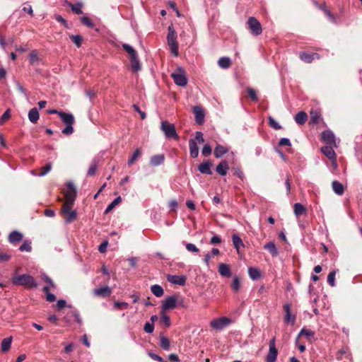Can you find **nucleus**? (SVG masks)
Here are the masks:
<instances>
[{
	"label": "nucleus",
	"instance_id": "f257e3e1",
	"mask_svg": "<svg viewBox=\"0 0 362 362\" xmlns=\"http://www.w3.org/2000/svg\"><path fill=\"white\" fill-rule=\"evenodd\" d=\"M168 31L167 42L170 52L175 57H177L179 55V45L177 41V35L173 25L168 26Z\"/></svg>",
	"mask_w": 362,
	"mask_h": 362
},
{
	"label": "nucleus",
	"instance_id": "f03ea898",
	"mask_svg": "<svg viewBox=\"0 0 362 362\" xmlns=\"http://www.w3.org/2000/svg\"><path fill=\"white\" fill-rule=\"evenodd\" d=\"M11 282L13 285L24 286L30 288H35L37 287V284L35 280L29 274H22L13 276Z\"/></svg>",
	"mask_w": 362,
	"mask_h": 362
},
{
	"label": "nucleus",
	"instance_id": "7ed1b4c3",
	"mask_svg": "<svg viewBox=\"0 0 362 362\" xmlns=\"http://www.w3.org/2000/svg\"><path fill=\"white\" fill-rule=\"evenodd\" d=\"M62 192L65 199L64 204H74L77 195L76 187L74 183L71 181L67 182L62 189Z\"/></svg>",
	"mask_w": 362,
	"mask_h": 362
},
{
	"label": "nucleus",
	"instance_id": "20e7f679",
	"mask_svg": "<svg viewBox=\"0 0 362 362\" xmlns=\"http://www.w3.org/2000/svg\"><path fill=\"white\" fill-rule=\"evenodd\" d=\"M59 117L66 127L62 129V132L65 135H71L74 132L73 124H74V117L72 114L64 112H59Z\"/></svg>",
	"mask_w": 362,
	"mask_h": 362
},
{
	"label": "nucleus",
	"instance_id": "39448f33",
	"mask_svg": "<svg viewBox=\"0 0 362 362\" xmlns=\"http://www.w3.org/2000/svg\"><path fill=\"white\" fill-rule=\"evenodd\" d=\"M160 129L163 132L166 138L175 140L179 139V136L176 132L175 127L173 124L167 121H163L161 122Z\"/></svg>",
	"mask_w": 362,
	"mask_h": 362
},
{
	"label": "nucleus",
	"instance_id": "423d86ee",
	"mask_svg": "<svg viewBox=\"0 0 362 362\" xmlns=\"http://www.w3.org/2000/svg\"><path fill=\"white\" fill-rule=\"evenodd\" d=\"M171 77L175 83L179 86H185L187 84V78L186 77L185 70L178 67L175 72L171 74Z\"/></svg>",
	"mask_w": 362,
	"mask_h": 362
},
{
	"label": "nucleus",
	"instance_id": "0eeeda50",
	"mask_svg": "<svg viewBox=\"0 0 362 362\" xmlns=\"http://www.w3.org/2000/svg\"><path fill=\"white\" fill-rule=\"evenodd\" d=\"M71 206L72 205H62L61 213L66 223L72 222L76 218V211Z\"/></svg>",
	"mask_w": 362,
	"mask_h": 362
},
{
	"label": "nucleus",
	"instance_id": "6e6552de",
	"mask_svg": "<svg viewBox=\"0 0 362 362\" xmlns=\"http://www.w3.org/2000/svg\"><path fill=\"white\" fill-rule=\"evenodd\" d=\"M247 23L248 25V28L254 35L257 36L262 33V25L256 18L250 17L247 20Z\"/></svg>",
	"mask_w": 362,
	"mask_h": 362
},
{
	"label": "nucleus",
	"instance_id": "1a4fd4ad",
	"mask_svg": "<svg viewBox=\"0 0 362 362\" xmlns=\"http://www.w3.org/2000/svg\"><path fill=\"white\" fill-rule=\"evenodd\" d=\"M231 322V320L226 317H221L211 321V327L216 330H221Z\"/></svg>",
	"mask_w": 362,
	"mask_h": 362
},
{
	"label": "nucleus",
	"instance_id": "9d476101",
	"mask_svg": "<svg viewBox=\"0 0 362 362\" xmlns=\"http://www.w3.org/2000/svg\"><path fill=\"white\" fill-rule=\"evenodd\" d=\"M334 147V146H333L326 145L325 146H322L321 148V151L328 159L332 161V165L337 168V156L333 149Z\"/></svg>",
	"mask_w": 362,
	"mask_h": 362
},
{
	"label": "nucleus",
	"instance_id": "9b49d317",
	"mask_svg": "<svg viewBox=\"0 0 362 362\" xmlns=\"http://www.w3.org/2000/svg\"><path fill=\"white\" fill-rule=\"evenodd\" d=\"M275 337L269 341V352L266 356V362H276L278 351L275 346Z\"/></svg>",
	"mask_w": 362,
	"mask_h": 362
},
{
	"label": "nucleus",
	"instance_id": "f8f14e48",
	"mask_svg": "<svg viewBox=\"0 0 362 362\" xmlns=\"http://www.w3.org/2000/svg\"><path fill=\"white\" fill-rule=\"evenodd\" d=\"M322 141L325 142L327 145L333 146L336 148L337 147L335 136L334 133L330 130H325L324 132H322Z\"/></svg>",
	"mask_w": 362,
	"mask_h": 362
},
{
	"label": "nucleus",
	"instance_id": "ddd939ff",
	"mask_svg": "<svg viewBox=\"0 0 362 362\" xmlns=\"http://www.w3.org/2000/svg\"><path fill=\"white\" fill-rule=\"evenodd\" d=\"M177 297L175 296H168L161 305L163 312L168 310H173L176 308Z\"/></svg>",
	"mask_w": 362,
	"mask_h": 362
},
{
	"label": "nucleus",
	"instance_id": "4468645a",
	"mask_svg": "<svg viewBox=\"0 0 362 362\" xmlns=\"http://www.w3.org/2000/svg\"><path fill=\"white\" fill-rule=\"evenodd\" d=\"M166 279L169 283L178 286H185L187 281V278L184 275L168 274Z\"/></svg>",
	"mask_w": 362,
	"mask_h": 362
},
{
	"label": "nucleus",
	"instance_id": "2eb2a0df",
	"mask_svg": "<svg viewBox=\"0 0 362 362\" xmlns=\"http://www.w3.org/2000/svg\"><path fill=\"white\" fill-rule=\"evenodd\" d=\"M299 58L305 63L310 64L315 59H319L320 56L316 52H301Z\"/></svg>",
	"mask_w": 362,
	"mask_h": 362
},
{
	"label": "nucleus",
	"instance_id": "dca6fc26",
	"mask_svg": "<svg viewBox=\"0 0 362 362\" xmlns=\"http://www.w3.org/2000/svg\"><path fill=\"white\" fill-rule=\"evenodd\" d=\"M284 310L285 312V323H291V325H293L296 322V316L291 313V305L288 303H286L284 305Z\"/></svg>",
	"mask_w": 362,
	"mask_h": 362
},
{
	"label": "nucleus",
	"instance_id": "f3484780",
	"mask_svg": "<svg viewBox=\"0 0 362 362\" xmlns=\"http://www.w3.org/2000/svg\"><path fill=\"white\" fill-rule=\"evenodd\" d=\"M193 113L194 114L196 122L199 124H202L204 121L203 108L200 106H195L193 108Z\"/></svg>",
	"mask_w": 362,
	"mask_h": 362
},
{
	"label": "nucleus",
	"instance_id": "a211bd4d",
	"mask_svg": "<svg viewBox=\"0 0 362 362\" xmlns=\"http://www.w3.org/2000/svg\"><path fill=\"white\" fill-rule=\"evenodd\" d=\"M310 124H317L321 120V112L317 109H312L310 111Z\"/></svg>",
	"mask_w": 362,
	"mask_h": 362
},
{
	"label": "nucleus",
	"instance_id": "6ab92c4d",
	"mask_svg": "<svg viewBox=\"0 0 362 362\" xmlns=\"http://www.w3.org/2000/svg\"><path fill=\"white\" fill-rule=\"evenodd\" d=\"M23 238V234L18 230H13L8 237V242L12 244H16L17 243L22 240Z\"/></svg>",
	"mask_w": 362,
	"mask_h": 362
},
{
	"label": "nucleus",
	"instance_id": "aec40b11",
	"mask_svg": "<svg viewBox=\"0 0 362 362\" xmlns=\"http://www.w3.org/2000/svg\"><path fill=\"white\" fill-rule=\"evenodd\" d=\"M293 211L295 214V216L298 219L301 216H307L308 215V210L305 207V205H293Z\"/></svg>",
	"mask_w": 362,
	"mask_h": 362
},
{
	"label": "nucleus",
	"instance_id": "412c9836",
	"mask_svg": "<svg viewBox=\"0 0 362 362\" xmlns=\"http://www.w3.org/2000/svg\"><path fill=\"white\" fill-rule=\"evenodd\" d=\"M229 169L228 162L226 160H222L216 168V171L220 175L224 176L227 174Z\"/></svg>",
	"mask_w": 362,
	"mask_h": 362
},
{
	"label": "nucleus",
	"instance_id": "4be33fe9",
	"mask_svg": "<svg viewBox=\"0 0 362 362\" xmlns=\"http://www.w3.org/2000/svg\"><path fill=\"white\" fill-rule=\"evenodd\" d=\"M93 293L98 296H109L112 293V289L105 286L94 289Z\"/></svg>",
	"mask_w": 362,
	"mask_h": 362
},
{
	"label": "nucleus",
	"instance_id": "5701e85b",
	"mask_svg": "<svg viewBox=\"0 0 362 362\" xmlns=\"http://www.w3.org/2000/svg\"><path fill=\"white\" fill-rule=\"evenodd\" d=\"M229 148L226 146H222L221 144H217L214 148V156L217 158H221L224 154L228 153Z\"/></svg>",
	"mask_w": 362,
	"mask_h": 362
},
{
	"label": "nucleus",
	"instance_id": "b1692460",
	"mask_svg": "<svg viewBox=\"0 0 362 362\" xmlns=\"http://www.w3.org/2000/svg\"><path fill=\"white\" fill-rule=\"evenodd\" d=\"M211 165H212L211 163H210L209 161H206V162L201 163L199 165L198 169H199V172L202 174L211 175L212 174V171L211 170Z\"/></svg>",
	"mask_w": 362,
	"mask_h": 362
},
{
	"label": "nucleus",
	"instance_id": "393cba45",
	"mask_svg": "<svg viewBox=\"0 0 362 362\" xmlns=\"http://www.w3.org/2000/svg\"><path fill=\"white\" fill-rule=\"evenodd\" d=\"M189 147L191 157L193 158H197L199 155V148L196 141L193 139H190L189 141Z\"/></svg>",
	"mask_w": 362,
	"mask_h": 362
},
{
	"label": "nucleus",
	"instance_id": "a878e982",
	"mask_svg": "<svg viewBox=\"0 0 362 362\" xmlns=\"http://www.w3.org/2000/svg\"><path fill=\"white\" fill-rule=\"evenodd\" d=\"M160 346L165 351H168L170 347V341L163 333L159 334Z\"/></svg>",
	"mask_w": 362,
	"mask_h": 362
},
{
	"label": "nucleus",
	"instance_id": "bb28decb",
	"mask_svg": "<svg viewBox=\"0 0 362 362\" xmlns=\"http://www.w3.org/2000/svg\"><path fill=\"white\" fill-rule=\"evenodd\" d=\"M218 272L221 276L226 277H230L232 275L229 266L224 263H221L219 264Z\"/></svg>",
	"mask_w": 362,
	"mask_h": 362
},
{
	"label": "nucleus",
	"instance_id": "cd10ccee",
	"mask_svg": "<svg viewBox=\"0 0 362 362\" xmlns=\"http://www.w3.org/2000/svg\"><path fill=\"white\" fill-rule=\"evenodd\" d=\"M13 337L11 336L4 338L1 343V349L2 352L6 353L11 349Z\"/></svg>",
	"mask_w": 362,
	"mask_h": 362
},
{
	"label": "nucleus",
	"instance_id": "c85d7f7f",
	"mask_svg": "<svg viewBox=\"0 0 362 362\" xmlns=\"http://www.w3.org/2000/svg\"><path fill=\"white\" fill-rule=\"evenodd\" d=\"M39 112L36 107H33L28 112V119L30 122L33 124L37 123L39 119Z\"/></svg>",
	"mask_w": 362,
	"mask_h": 362
},
{
	"label": "nucleus",
	"instance_id": "c756f323",
	"mask_svg": "<svg viewBox=\"0 0 362 362\" xmlns=\"http://www.w3.org/2000/svg\"><path fill=\"white\" fill-rule=\"evenodd\" d=\"M232 240L234 247L236 249L237 252L239 253L240 248L244 247V243L240 238V237L238 234H233L232 235Z\"/></svg>",
	"mask_w": 362,
	"mask_h": 362
},
{
	"label": "nucleus",
	"instance_id": "7c9ffc66",
	"mask_svg": "<svg viewBox=\"0 0 362 362\" xmlns=\"http://www.w3.org/2000/svg\"><path fill=\"white\" fill-rule=\"evenodd\" d=\"M308 119V115L306 112L300 111L298 112L295 116V121L300 125H303Z\"/></svg>",
	"mask_w": 362,
	"mask_h": 362
},
{
	"label": "nucleus",
	"instance_id": "2f4dec72",
	"mask_svg": "<svg viewBox=\"0 0 362 362\" xmlns=\"http://www.w3.org/2000/svg\"><path fill=\"white\" fill-rule=\"evenodd\" d=\"M248 274L250 279L253 281L257 280L261 277V272L259 269L256 267H249Z\"/></svg>",
	"mask_w": 362,
	"mask_h": 362
},
{
	"label": "nucleus",
	"instance_id": "473e14b6",
	"mask_svg": "<svg viewBox=\"0 0 362 362\" xmlns=\"http://www.w3.org/2000/svg\"><path fill=\"white\" fill-rule=\"evenodd\" d=\"M264 248L265 250H267L273 257H275L278 255V250L276 247L275 243L272 241L267 243L264 245Z\"/></svg>",
	"mask_w": 362,
	"mask_h": 362
},
{
	"label": "nucleus",
	"instance_id": "72a5a7b5",
	"mask_svg": "<svg viewBox=\"0 0 362 362\" xmlns=\"http://www.w3.org/2000/svg\"><path fill=\"white\" fill-rule=\"evenodd\" d=\"M98 164H99V159L98 158H94L91 163H90V165L88 168V170L87 172V175L88 176H93L95 175V173H96V170H97V168H98Z\"/></svg>",
	"mask_w": 362,
	"mask_h": 362
},
{
	"label": "nucleus",
	"instance_id": "f704fd0d",
	"mask_svg": "<svg viewBox=\"0 0 362 362\" xmlns=\"http://www.w3.org/2000/svg\"><path fill=\"white\" fill-rule=\"evenodd\" d=\"M164 155H155L151 157L150 162L152 165L157 166L161 165L164 162Z\"/></svg>",
	"mask_w": 362,
	"mask_h": 362
},
{
	"label": "nucleus",
	"instance_id": "c9c22d12",
	"mask_svg": "<svg viewBox=\"0 0 362 362\" xmlns=\"http://www.w3.org/2000/svg\"><path fill=\"white\" fill-rule=\"evenodd\" d=\"M66 4L70 6V8H71V11L76 13V14H81L83 13V11H82V4L80 3V2H78L75 4L71 3V2H68L66 1Z\"/></svg>",
	"mask_w": 362,
	"mask_h": 362
},
{
	"label": "nucleus",
	"instance_id": "e433bc0d",
	"mask_svg": "<svg viewBox=\"0 0 362 362\" xmlns=\"http://www.w3.org/2000/svg\"><path fill=\"white\" fill-rule=\"evenodd\" d=\"M151 291L156 297H161L164 293L163 288L160 285L158 284L153 285L151 287Z\"/></svg>",
	"mask_w": 362,
	"mask_h": 362
},
{
	"label": "nucleus",
	"instance_id": "4c0bfd02",
	"mask_svg": "<svg viewBox=\"0 0 362 362\" xmlns=\"http://www.w3.org/2000/svg\"><path fill=\"white\" fill-rule=\"evenodd\" d=\"M218 64L223 69H228L231 65V60L228 57H221L218 59Z\"/></svg>",
	"mask_w": 362,
	"mask_h": 362
},
{
	"label": "nucleus",
	"instance_id": "58836bf2",
	"mask_svg": "<svg viewBox=\"0 0 362 362\" xmlns=\"http://www.w3.org/2000/svg\"><path fill=\"white\" fill-rule=\"evenodd\" d=\"M332 185V189L336 194L341 195L344 193V187L339 182L333 181Z\"/></svg>",
	"mask_w": 362,
	"mask_h": 362
},
{
	"label": "nucleus",
	"instance_id": "ea45409f",
	"mask_svg": "<svg viewBox=\"0 0 362 362\" xmlns=\"http://www.w3.org/2000/svg\"><path fill=\"white\" fill-rule=\"evenodd\" d=\"M21 252H30L32 250L31 241L30 240H25L23 244L19 247Z\"/></svg>",
	"mask_w": 362,
	"mask_h": 362
},
{
	"label": "nucleus",
	"instance_id": "a19ab883",
	"mask_svg": "<svg viewBox=\"0 0 362 362\" xmlns=\"http://www.w3.org/2000/svg\"><path fill=\"white\" fill-rule=\"evenodd\" d=\"M122 47L125 50V52H127L129 54V59L137 57V53L136 50L129 45L123 44Z\"/></svg>",
	"mask_w": 362,
	"mask_h": 362
},
{
	"label": "nucleus",
	"instance_id": "79ce46f5",
	"mask_svg": "<svg viewBox=\"0 0 362 362\" xmlns=\"http://www.w3.org/2000/svg\"><path fill=\"white\" fill-rule=\"evenodd\" d=\"M122 47L125 50V52H127L129 54V59L137 57V53L136 50L129 45L123 44Z\"/></svg>",
	"mask_w": 362,
	"mask_h": 362
},
{
	"label": "nucleus",
	"instance_id": "37998d69",
	"mask_svg": "<svg viewBox=\"0 0 362 362\" xmlns=\"http://www.w3.org/2000/svg\"><path fill=\"white\" fill-rule=\"evenodd\" d=\"M132 69L134 72H137L141 69V66L139 61L138 59V56L134 58L130 59Z\"/></svg>",
	"mask_w": 362,
	"mask_h": 362
},
{
	"label": "nucleus",
	"instance_id": "c03bdc74",
	"mask_svg": "<svg viewBox=\"0 0 362 362\" xmlns=\"http://www.w3.org/2000/svg\"><path fill=\"white\" fill-rule=\"evenodd\" d=\"M141 155V148H136L134 152L133 153L132 157L128 160V165H132L135 160H136Z\"/></svg>",
	"mask_w": 362,
	"mask_h": 362
},
{
	"label": "nucleus",
	"instance_id": "a18cd8bd",
	"mask_svg": "<svg viewBox=\"0 0 362 362\" xmlns=\"http://www.w3.org/2000/svg\"><path fill=\"white\" fill-rule=\"evenodd\" d=\"M43 291L46 295V300L48 302H54L56 300V296L54 294L49 292V288L48 286L43 287Z\"/></svg>",
	"mask_w": 362,
	"mask_h": 362
},
{
	"label": "nucleus",
	"instance_id": "49530a36",
	"mask_svg": "<svg viewBox=\"0 0 362 362\" xmlns=\"http://www.w3.org/2000/svg\"><path fill=\"white\" fill-rule=\"evenodd\" d=\"M80 21L81 23L88 28H93L95 26L94 23L92 20L88 16H82L80 18Z\"/></svg>",
	"mask_w": 362,
	"mask_h": 362
},
{
	"label": "nucleus",
	"instance_id": "de8ad7c7",
	"mask_svg": "<svg viewBox=\"0 0 362 362\" xmlns=\"http://www.w3.org/2000/svg\"><path fill=\"white\" fill-rule=\"evenodd\" d=\"M69 37H70L71 41L73 42V43H74V45L78 48H79L81 46L83 38L80 35H71Z\"/></svg>",
	"mask_w": 362,
	"mask_h": 362
},
{
	"label": "nucleus",
	"instance_id": "09e8293b",
	"mask_svg": "<svg viewBox=\"0 0 362 362\" xmlns=\"http://www.w3.org/2000/svg\"><path fill=\"white\" fill-rule=\"evenodd\" d=\"M247 93L248 96L252 101L257 102L259 100L257 92L254 88L251 87L247 88Z\"/></svg>",
	"mask_w": 362,
	"mask_h": 362
},
{
	"label": "nucleus",
	"instance_id": "8fccbe9b",
	"mask_svg": "<svg viewBox=\"0 0 362 362\" xmlns=\"http://www.w3.org/2000/svg\"><path fill=\"white\" fill-rule=\"evenodd\" d=\"M338 272V270H333L331 272L329 273L328 276H327V283L331 286H335L336 284H335V276H336V274L337 272Z\"/></svg>",
	"mask_w": 362,
	"mask_h": 362
},
{
	"label": "nucleus",
	"instance_id": "3c124183",
	"mask_svg": "<svg viewBox=\"0 0 362 362\" xmlns=\"http://www.w3.org/2000/svg\"><path fill=\"white\" fill-rule=\"evenodd\" d=\"M314 335H315V333L313 331L307 329L305 328H303L298 333V337H300V336H305L308 338H310V337H313Z\"/></svg>",
	"mask_w": 362,
	"mask_h": 362
},
{
	"label": "nucleus",
	"instance_id": "603ef678",
	"mask_svg": "<svg viewBox=\"0 0 362 362\" xmlns=\"http://www.w3.org/2000/svg\"><path fill=\"white\" fill-rule=\"evenodd\" d=\"M52 169V163H48L45 165L42 166L40 168V172L39 173V176H45L47 175Z\"/></svg>",
	"mask_w": 362,
	"mask_h": 362
},
{
	"label": "nucleus",
	"instance_id": "864d4df0",
	"mask_svg": "<svg viewBox=\"0 0 362 362\" xmlns=\"http://www.w3.org/2000/svg\"><path fill=\"white\" fill-rule=\"evenodd\" d=\"M29 60L31 64H35L39 60L37 50H33L29 54Z\"/></svg>",
	"mask_w": 362,
	"mask_h": 362
},
{
	"label": "nucleus",
	"instance_id": "5fc2aeb1",
	"mask_svg": "<svg viewBox=\"0 0 362 362\" xmlns=\"http://www.w3.org/2000/svg\"><path fill=\"white\" fill-rule=\"evenodd\" d=\"M324 12L325 13L327 16V17L330 19L331 21L335 23L336 22V18L334 17V16L330 12L329 10H328L325 6H320V7Z\"/></svg>",
	"mask_w": 362,
	"mask_h": 362
},
{
	"label": "nucleus",
	"instance_id": "6e6d98bb",
	"mask_svg": "<svg viewBox=\"0 0 362 362\" xmlns=\"http://www.w3.org/2000/svg\"><path fill=\"white\" fill-rule=\"evenodd\" d=\"M144 330L148 334H151L154 330V324L146 322L144 326Z\"/></svg>",
	"mask_w": 362,
	"mask_h": 362
},
{
	"label": "nucleus",
	"instance_id": "4d7b16f0",
	"mask_svg": "<svg viewBox=\"0 0 362 362\" xmlns=\"http://www.w3.org/2000/svg\"><path fill=\"white\" fill-rule=\"evenodd\" d=\"M186 249L187 251L192 253H198L199 252V249L193 243H187Z\"/></svg>",
	"mask_w": 362,
	"mask_h": 362
},
{
	"label": "nucleus",
	"instance_id": "13d9d810",
	"mask_svg": "<svg viewBox=\"0 0 362 362\" xmlns=\"http://www.w3.org/2000/svg\"><path fill=\"white\" fill-rule=\"evenodd\" d=\"M240 284L239 279L237 276L234 277L232 281V283H231L232 289L234 291H238L240 288Z\"/></svg>",
	"mask_w": 362,
	"mask_h": 362
},
{
	"label": "nucleus",
	"instance_id": "bf43d9fd",
	"mask_svg": "<svg viewBox=\"0 0 362 362\" xmlns=\"http://www.w3.org/2000/svg\"><path fill=\"white\" fill-rule=\"evenodd\" d=\"M212 149L209 144L204 145L202 150V153L204 156L207 157L211 154Z\"/></svg>",
	"mask_w": 362,
	"mask_h": 362
},
{
	"label": "nucleus",
	"instance_id": "052dcab7",
	"mask_svg": "<svg viewBox=\"0 0 362 362\" xmlns=\"http://www.w3.org/2000/svg\"><path fill=\"white\" fill-rule=\"evenodd\" d=\"M160 321L165 327H169L171 325L170 317L166 314H163L160 317Z\"/></svg>",
	"mask_w": 362,
	"mask_h": 362
},
{
	"label": "nucleus",
	"instance_id": "680f3d73",
	"mask_svg": "<svg viewBox=\"0 0 362 362\" xmlns=\"http://www.w3.org/2000/svg\"><path fill=\"white\" fill-rule=\"evenodd\" d=\"M128 307H129V304L126 302L116 301L114 303V308L115 309H121V308L127 309Z\"/></svg>",
	"mask_w": 362,
	"mask_h": 362
},
{
	"label": "nucleus",
	"instance_id": "e2e57ef3",
	"mask_svg": "<svg viewBox=\"0 0 362 362\" xmlns=\"http://www.w3.org/2000/svg\"><path fill=\"white\" fill-rule=\"evenodd\" d=\"M56 305H57V308L58 310H61V309H62V308H64V307H66V306L68 308H71V305H67L66 300H63V299L58 300Z\"/></svg>",
	"mask_w": 362,
	"mask_h": 362
},
{
	"label": "nucleus",
	"instance_id": "0e129e2a",
	"mask_svg": "<svg viewBox=\"0 0 362 362\" xmlns=\"http://www.w3.org/2000/svg\"><path fill=\"white\" fill-rule=\"evenodd\" d=\"M11 258L9 254L1 252L0 253V263L7 262Z\"/></svg>",
	"mask_w": 362,
	"mask_h": 362
},
{
	"label": "nucleus",
	"instance_id": "69168bd1",
	"mask_svg": "<svg viewBox=\"0 0 362 362\" xmlns=\"http://www.w3.org/2000/svg\"><path fill=\"white\" fill-rule=\"evenodd\" d=\"M11 117L10 114V110H7L4 112V113L2 115L1 117L0 118V124H3L5 121Z\"/></svg>",
	"mask_w": 362,
	"mask_h": 362
},
{
	"label": "nucleus",
	"instance_id": "338daca9",
	"mask_svg": "<svg viewBox=\"0 0 362 362\" xmlns=\"http://www.w3.org/2000/svg\"><path fill=\"white\" fill-rule=\"evenodd\" d=\"M269 125L272 127H273L274 129H280L281 128V127L272 117H269Z\"/></svg>",
	"mask_w": 362,
	"mask_h": 362
},
{
	"label": "nucleus",
	"instance_id": "774afa93",
	"mask_svg": "<svg viewBox=\"0 0 362 362\" xmlns=\"http://www.w3.org/2000/svg\"><path fill=\"white\" fill-rule=\"evenodd\" d=\"M221 243V238L217 235H214L210 240V244L216 245Z\"/></svg>",
	"mask_w": 362,
	"mask_h": 362
}]
</instances>
